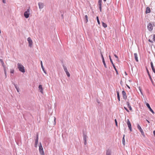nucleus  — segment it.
Returning a JSON list of instances; mask_svg holds the SVG:
<instances>
[{"instance_id":"obj_1","label":"nucleus","mask_w":155,"mask_h":155,"mask_svg":"<svg viewBox=\"0 0 155 155\" xmlns=\"http://www.w3.org/2000/svg\"><path fill=\"white\" fill-rule=\"evenodd\" d=\"M18 68L19 69V70L22 73H24L25 72V70L24 69V67L20 63H18L17 64Z\"/></svg>"},{"instance_id":"obj_2","label":"nucleus","mask_w":155,"mask_h":155,"mask_svg":"<svg viewBox=\"0 0 155 155\" xmlns=\"http://www.w3.org/2000/svg\"><path fill=\"white\" fill-rule=\"evenodd\" d=\"M39 151L41 155H45V153L43 151V148L41 143L39 144Z\"/></svg>"},{"instance_id":"obj_3","label":"nucleus","mask_w":155,"mask_h":155,"mask_svg":"<svg viewBox=\"0 0 155 155\" xmlns=\"http://www.w3.org/2000/svg\"><path fill=\"white\" fill-rule=\"evenodd\" d=\"M30 15V8H29L25 12L24 15L26 18H27L29 17Z\"/></svg>"},{"instance_id":"obj_4","label":"nucleus","mask_w":155,"mask_h":155,"mask_svg":"<svg viewBox=\"0 0 155 155\" xmlns=\"http://www.w3.org/2000/svg\"><path fill=\"white\" fill-rule=\"evenodd\" d=\"M109 57L110 61L111 63L114 68V69L116 72L117 74V75L118 74V72L117 69L116 68L115 65H114V64L113 63V61L111 59V57L109 55Z\"/></svg>"},{"instance_id":"obj_5","label":"nucleus","mask_w":155,"mask_h":155,"mask_svg":"<svg viewBox=\"0 0 155 155\" xmlns=\"http://www.w3.org/2000/svg\"><path fill=\"white\" fill-rule=\"evenodd\" d=\"M83 140L84 144L86 145L87 144V139L88 138L87 134L84 132L83 133Z\"/></svg>"},{"instance_id":"obj_6","label":"nucleus","mask_w":155,"mask_h":155,"mask_svg":"<svg viewBox=\"0 0 155 155\" xmlns=\"http://www.w3.org/2000/svg\"><path fill=\"white\" fill-rule=\"evenodd\" d=\"M27 40L29 43V46L31 48L33 44V42L32 40L30 37H28L27 38Z\"/></svg>"},{"instance_id":"obj_7","label":"nucleus","mask_w":155,"mask_h":155,"mask_svg":"<svg viewBox=\"0 0 155 155\" xmlns=\"http://www.w3.org/2000/svg\"><path fill=\"white\" fill-rule=\"evenodd\" d=\"M147 28L150 31H151L153 29L152 25L151 23H149L147 25Z\"/></svg>"},{"instance_id":"obj_8","label":"nucleus","mask_w":155,"mask_h":155,"mask_svg":"<svg viewBox=\"0 0 155 155\" xmlns=\"http://www.w3.org/2000/svg\"><path fill=\"white\" fill-rule=\"evenodd\" d=\"M127 124L130 131H132L131 125L129 119L127 120Z\"/></svg>"},{"instance_id":"obj_9","label":"nucleus","mask_w":155,"mask_h":155,"mask_svg":"<svg viewBox=\"0 0 155 155\" xmlns=\"http://www.w3.org/2000/svg\"><path fill=\"white\" fill-rule=\"evenodd\" d=\"M38 134H37L36 135V138L35 140V147H37L38 141Z\"/></svg>"},{"instance_id":"obj_10","label":"nucleus","mask_w":155,"mask_h":155,"mask_svg":"<svg viewBox=\"0 0 155 155\" xmlns=\"http://www.w3.org/2000/svg\"><path fill=\"white\" fill-rule=\"evenodd\" d=\"M102 0H99L98 1V5L99 6L100 11L101 12H102L101 3Z\"/></svg>"},{"instance_id":"obj_11","label":"nucleus","mask_w":155,"mask_h":155,"mask_svg":"<svg viewBox=\"0 0 155 155\" xmlns=\"http://www.w3.org/2000/svg\"><path fill=\"white\" fill-rule=\"evenodd\" d=\"M122 95L123 99L124 100H126L127 98V96L126 93L124 91H123L122 92Z\"/></svg>"},{"instance_id":"obj_12","label":"nucleus","mask_w":155,"mask_h":155,"mask_svg":"<svg viewBox=\"0 0 155 155\" xmlns=\"http://www.w3.org/2000/svg\"><path fill=\"white\" fill-rule=\"evenodd\" d=\"M146 105L148 109H149V110L153 114H154V112L152 110V109L151 108L149 104L148 103H147L146 104Z\"/></svg>"},{"instance_id":"obj_13","label":"nucleus","mask_w":155,"mask_h":155,"mask_svg":"<svg viewBox=\"0 0 155 155\" xmlns=\"http://www.w3.org/2000/svg\"><path fill=\"white\" fill-rule=\"evenodd\" d=\"M111 150L108 149L106 150V155H111Z\"/></svg>"},{"instance_id":"obj_14","label":"nucleus","mask_w":155,"mask_h":155,"mask_svg":"<svg viewBox=\"0 0 155 155\" xmlns=\"http://www.w3.org/2000/svg\"><path fill=\"white\" fill-rule=\"evenodd\" d=\"M38 5L40 9H41L44 7V4L41 2H39Z\"/></svg>"},{"instance_id":"obj_15","label":"nucleus","mask_w":155,"mask_h":155,"mask_svg":"<svg viewBox=\"0 0 155 155\" xmlns=\"http://www.w3.org/2000/svg\"><path fill=\"white\" fill-rule=\"evenodd\" d=\"M38 88L40 90V91L41 93H43V89L42 87V86L41 85H39L38 86Z\"/></svg>"},{"instance_id":"obj_16","label":"nucleus","mask_w":155,"mask_h":155,"mask_svg":"<svg viewBox=\"0 0 155 155\" xmlns=\"http://www.w3.org/2000/svg\"><path fill=\"white\" fill-rule=\"evenodd\" d=\"M150 12V10L149 7H147L146 9V14L149 13Z\"/></svg>"},{"instance_id":"obj_17","label":"nucleus","mask_w":155,"mask_h":155,"mask_svg":"<svg viewBox=\"0 0 155 155\" xmlns=\"http://www.w3.org/2000/svg\"><path fill=\"white\" fill-rule=\"evenodd\" d=\"M151 67L153 71L155 73V68L153 65V63L152 62H151Z\"/></svg>"},{"instance_id":"obj_18","label":"nucleus","mask_w":155,"mask_h":155,"mask_svg":"<svg viewBox=\"0 0 155 155\" xmlns=\"http://www.w3.org/2000/svg\"><path fill=\"white\" fill-rule=\"evenodd\" d=\"M126 104H127V107L129 108V110H132V108L130 105V104L129 102L127 101L126 102Z\"/></svg>"},{"instance_id":"obj_19","label":"nucleus","mask_w":155,"mask_h":155,"mask_svg":"<svg viewBox=\"0 0 155 155\" xmlns=\"http://www.w3.org/2000/svg\"><path fill=\"white\" fill-rule=\"evenodd\" d=\"M41 68L43 70V71L45 73V74H46V71L45 70V69H44V68L43 65V64H42V61H41Z\"/></svg>"},{"instance_id":"obj_20","label":"nucleus","mask_w":155,"mask_h":155,"mask_svg":"<svg viewBox=\"0 0 155 155\" xmlns=\"http://www.w3.org/2000/svg\"><path fill=\"white\" fill-rule=\"evenodd\" d=\"M134 56L135 60L137 62L138 61V59L137 54L136 53L134 54Z\"/></svg>"},{"instance_id":"obj_21","label":"nucleus","mask_w":155,"mask_h":155,"mask_svg":"<svg viewBox=\"0 0 155 155\" xmlns=\"http://www.w3.org/2000/svg\"><path fill=\"white\" fill-rule=\"evenodd\" d=\"M84 21L86 23H87L88 21V16H87L86 15L85 16V17H84Z\"/></svg>"},{"instance_id":"obj_22","label":"nucleus","mask_w":155,"mask_h":155,"mask_svg":"<svg viewBox=\"0 0 155 155\" xmlns=\"http://www.w3.org/2000/svg\"><path fill=\"white\" fill-rule=\"evenodd\" d=\"M137 128L139 129V130H140V132L143 130L142 129L141 127L140 126L139 124H137Z\"/></svg>"},{"instance_id":"obj_23","label":"nucleus","mask_w":155,"mask_h":155,"mask_svg":"<svg viewBox=\"0 0 155 155\" xmlns=\"http://www.w3.org/2000/svg\"><path fill=\"white\" fill-rule=\"evenodd\" d=\"M13 84L14 85V86L15 87V88L16 89L17 92H19V87H18L17 86L16 84L15 83H13Z\"/></svg>"},{"instance_id":"obj_24","label":"nucleus","mask_w":155,"mask_h":155,"mask_svg":"<svg viewBox=\"0 0 155 155\" xmlns=\"http://www.w3.org/2000/svg\"><path fill=\"white\" fill-rule=\"evenodd\" d=\"M124 137H125V135H123V137L122 139V143L124 145H125V140L124 139Z\"/></svg>"},{"instance_id":"obj_25","label":"nucleus","mask_w":155,"mask_h":155,"mask_svg":"<svg viewBox=\"0 0 155 155\" xmlns=\"http://www.w3.org/2000/svg\"><path fill=\"white\" fill-rule=\"evenodd\" d=\"M147 73L148 74V75L151 81L152 82V79L151 77V76L149 74V71L147 69Z\"/></svg>"},{"instance_id":"obj_26","label":"nucleus","mask_w":155,"mask_h":155,"mask_svg":"<svg viewBox=\"0 0 155 155\" xmlns=\"http://www.w3.org/2000/svg\"><path fill=\"white\" fill-rule=\"evenodd\" d=\"M63 67L65 72L68 71L66 67L64 64H63Z\"/></svg>"},{"instance_id":"obj_27","label":"nucleus","mask_w":155,"mask_h":155,"mask_svg":"<svg viewBox=\"0 0 155 155\" xmlns=\"http://www.w3.org/2000/svg\"><path fill=\"white\" fill-rule=\"evenodd\" d=\"M102 26L104 28H106L107 27V25L106 24H105V23H104L103 22H102Z\"/></svg>"},{"instance_id":"obj_28","label":"nucleus","mask_w":155,"mask_h":155,"mask_svg":"<svg viewBox=\"0 0 155 155\" xmlns=\"http://www.w3.org/2000/svg\"><path fill=\"white\" fill-rule=\"evenodd\" d=\"M102 61H103V64L105 68H107V67L106 65V64L104 60H103Z\"/></svg>"},{"instance_id":"obj_29","label":"nucleus","mask_w":155,"mask_h":155,"mask_svg":"<svg viewBox=\"0 0 155 155\" xmlns=\"http://www.w3.org/2000/svg\"><path fill=\"white\" fill-rule=\"evenodd\" d=\"M96 19H97L98 23V24L99 25H100V22L99 20V18H98V16H97L96 17Z\"/></svg>"},{"instance_id":"obj_30","label":"nucleus","mask_w":155,"mask_h":155,"mask_svg":"<svg viewBox=\"0 0 155 155\" xmlns=\"http://www.w3.org/2000/svg\"><path fill=\"white\" fill-rule=\"evenodd\" d=\"M0 61L1 62V64H2V65H3L4 64V62L2 59H0Z\"/></svg>"},{"instance_id":"obj_31","label":"nucleus","mask_w":155,"mask_h":155,"mask_svg":"<svg viewBox=\"0 0 155 155\" xmlns=\"http://www.w3.org/2000/svg\"><path fill=\"white\" fill-rule=\"evenodd\" d=\"M140 132L141 134L142 135V136L143 137H145V135H144V133L143 131L142 130L141 131H140Z\"/></svg>"},{"instance_id":"obj_32","label":"nucleus","mask_w":155,"mask_h":155,"mask_svg":"<svg viewBox=\"0 0 155 155\" xmlns=\"http://www.w3.org/2000/svg\"><path fill=\"white\" fill-rule=\"evenodd\" d=\"M66 72V73L67 76L68 77H69L70 76V74L69 72H68V71H67L66 72Z\"/></svg>"},{"instance_id":"obj_33","label":"nucleus","mask_w":155,"mask_h":155,"mask_svg":"<svg viewBox=\"0 0 155 155\" xmlns=\"http://www.w3.org/2000/svg\"><path fill=\"white\" fill-rule=\"evenodd\" d=\"M116 92H117V97H120V95H119V91H117Z\"/></svg>"},{"instance_id":"obj_34","label":"nucleus","mask_w":155,"mask_h":155,"mask_svg":"<svg viewBox=\"0 0 155 155\" xmlns=\"http://www.w3.org/2000/svg\"><path fill=\"white\" fill-rule=\"evenodd\" d=\"M10 73L12 74H13L14 73V70L13 69H11Z\"/></svg>"},{"instance_id":"obj_35","label":"nucleus","mask_w":155,"mask_h":155,"mask_svg":"<svg viewBox=\"0 0 155 155\" xmlns=\"http://www.w3.org/2000/svg\"><path fill=\"white\" fill-rule=\"evenodd\" d=\"M101 58H102V61L104 60V57H103V54H102V53H101Z\"/></svg>"},{"instance_id":"obj_36","label":"nucleus","mask_w":155,"mask_h":155,"mask_svg":"<svg viewBox=\"0 0 155 155\" xmlns=\"http://www.w3.org/2000/svg\"><path fill=\"white\" fill-rule=\"evenodd\" d=\"M124 108L127 112H129V110H128V109H127V107H124Z\"/></svg>"},{"instance_id":"obj_37","label":"nucleus","mask_w":155,"mask_h":155,"mask_svg":"<svg viewBox=\"0 0 155 155\" xmlns=\"http://www.w3.org/2000/svg\"><path fill=\"white\" fill-rule=\"evenodd\" d=\"M153 40L155 42V35H154L153 38Z\"/></svg>"},{"instance_id":"obj_38","label":"nucleus","mask_w":155,"mask_h":155,"mask_svg":"<svg viewBox=\"0 0 155 155\" xmlns=\"http://www.w3.org/2000/svg\"><path fill=\"white\" fill-rule=\"evenodd\" d=\"M115 121L116 125L117 126V121L116 119H115Z\"/></svg>"},{"instance_id":"obj_39","label":"nucleus","mask_w":155,"mask_h":155,"mask_svg":"<svg viewBox=\"0 0 155 155\" xmlns=\"http://www.w3.org/2000/svg\"><path fill=\"white\" fill-rule=\"evenodd\" d=\"M114 55L115 58H116L117 59L118 58V56L116 54H114Z\"/></svg>"},{"instance_id":"obj_40","label":"nucleus","mask_w":155,"mask_h":155,"mask_svg":"<svg viewBox=\"0 0 155 155\" xmlns=\"http://www.w3.org/2000/svg\"><path fill=\"white\" fill-rule=\"evenodd\" d=\"M2 65V66L4 68H6V66L4 64Z\"/></svg>"},{"instance_id":"obj_41","label":"nucleus","mask_w":155,"mask_h":155,"mask_svg":"<svg viewBox=\"0 0 155 155\" xmlns=\"http://www.w3.org/2000/svg\"><path fill=\"white\" fill-rule=\"evenodd\" d=\"M2 2L3 3H5V0H2Z\"/></svg>"},{"instance_id":"obj_42","label":"nucleus","mask_w":155,"mask_h":155,"mask_svg":"<svg viewBox=\"0 0 155 155\" xmlns=\"http://www.w3.org/2000/svg\"><path fill=\"white\" fill-rule=\"evenodd\" d=\"M153 134L154 136L155 137V130H154L153 131Z\"/></svg>"},{"instance_id":"obj_43","label":"nucleus","mask_w":155,"mask_h":155,"mask_svg":"<svg viewBox=\"0 0 155 155\" xmlns=\"http://www.w3.org/2000/svg\"><path fill=\"white\" fill-rule=\"evenodd\" d=\"M117 99H118V100L119 101H120V97H117Z\"/></svg>"},{"instance_id":"obj_44","label":"nucleus","mask_w":155,"mask_h":155,"mask_svg":"<svg viewBox=\"0 0 155 155\" xmlns=\"http://www.w3.org/2000/svg\"><path fill=\"white\" fill-rule=\"evenodd\" d=\"M4 72H5L6 71V68H4Z\"/></svg>"},{"instance_id":"obj_45","label":"nucleus","mask_w":155,"mask_h":155,"mask_svg":"<svg viewBox=\"0 0 155 155\" xmlns=\"http://www.w3.org/2000/svg\"><path fill=\"white\" fill-rule=\"evenodd\" d=\"M146 120L148 123H150V121L147 120Z\"/></svg>"},{"instance_id":"obj_46","label":"nucleus","mask_w":155,"mask_h":155,"mask_svg":"<svg viewBox=\"0 0 155 155\" xmlns=\"http://www.w3.org/2000/svg\"><path fill=\"white\" fill-rule=\"evenodd\" d=\"M4 73H5V76L6 77V71L5 72H4Z\"/></svg>"},{"instance_id":"obj_47","label":"nucleus","mask_w":155,"mask_h":155,"mask_svg":"<svg viewBox=\"0 0 155 155\" xmlns=\"http://www.w3.org/2000/svg\"><path fill=\"white\" fill-rule=\"evenodd\" d=\"M149 42H152L151 41L150 39H149Z\"/></svg>"},{"instance_id":"obj_48","label":"nucleus","mask_w":155,"mask_h":155,"mask_svg":"<svg viewBox=\"0 0 155 155\" xmlns=\"http://www.w3.org/2000/svg\"><path fill=\"white\" fill-rule=\"evenodd\" d=\"M125 74H126V75H127V73H126V72H125Z\"/></svg>"},{"instance_id":"obj_49","label":"nucleus","mask_w":155,"mask_h":155,"mask_svg":"<svg viewBox=\"0 0 155 155\" xmlns=\"http://www.w3.org/2000/svg\"><path fill=\"white\" fill-rule=\"evenodd\" d=\"M139 90H140V91L141 93L142 94V92H141V90L140 89Z\"/></svg>"},{"instance_id":"obj_50","label":"nucleus","mask_w":155,"mask_h":155,"mask_svg":"<svg viewBox=\"0 0 155 155\" xmlns=\"http://www.w3.org/2000/svg\"><path fill=\"white\" fill-rule=\"evenodd\" d=\"M103 1H104V2H106V0H103Z\"/></svg>"},{"instance_id":"obj_51","label":"nucleus","mask_w":155,"mask_h":155,"mask_svg":"<svg viewBox=\"0 0 155 155\" xmlns=\"http://www.w3.org/2000/svg\"><path fill=\"white\" fill-rule=\"evenodd\" d=\"M55 118H54V121H55Z\"/></svg>"},{"instance_id":"obj_52","label":"nucleus","mask_w":155,"mask_h":155,"mask_svg":"<svg viewBox=\"0 0 155 155\" xmlns=\"http://www.w3.org/2000/svg\"><path fill=\"white\" fill-rule=\"evenodd\" d=\"M128 87H129V88H130V87H129V86H128Z\"/></svg>"}]
</instances>
